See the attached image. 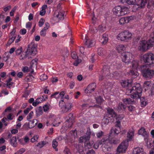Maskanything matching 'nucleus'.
<instances>
[{
  "label": "nucleus",
  "mask_w": 154,
  "mask_h": 154,
  "mask_svg": "<svg viewBox=\"0 0 154 154\" xmlns=\"http://www.w3.org/2000/svg\"><path fill=\"white\" fill-rule=\"evenodd\" d=\"M38 60V59L37 58H35V59L32 60L31 62V65L30 66V67H32L33 66V65H34V62L36 63L35 64V65L36 66L37 64L36 63H37Z\"/></svg>",
  "instance_id": "obj_53"
},
{
  "label": "nucleus",
  "mask_w": 154,
  "mask_h": 154,
  "mask_svg": "<svg viewBox=\"0 0 154 154\" xmlns=\"http://www.w3.org/2000/svg\"><path fill=\"white\" fill-rule=\"evenodd\" d=\"M38 137L37 136H36L35 137L34 136L31 139V141L32 142H34L35 141L37 140L38 139Z\"/></svg>",
  "instance_id": "obj_57"
},
{
  "label": "nucleus",
  "mask_w": 154,
  "mask_h": 154,
  "mask_svg": "<svg viewBox=\"0 0 154 154\" xmlns=\"http://www.w3.org/2000/svg\"><path fill=\"white\" fill-rule=\"evenodd\" d=\"M151 83L149 81H146L143 84V88L146 91L149 88H150L151 86Z\"/></svg>",
  "instance_id": "obj_26"
},
{
  "label": "nucleus",
  "mask_w": 154,
  "mask_h": 154,
  "mask_svg": "<svg viewBox=\"0 0 154 154\" xmlns=\"http://www.w3.org/2000/svg\"><path fill=\"white\" fill-rule=\"evenodd\" d=\"M107 118H104L103 122H104L105 124H107L109 122H114L115 119L114 118H112L111 117L106 116Z\"/></svg>",
  "instance_id": "obj_23"
},
{
  "label": "nucleus",
  "mask_w": 154,
  "mask_h": 154,
  "mask_svg": "<svg viewBox=\"0 0 154 154\" xmlns=\"http://www.w3.org/2000/svg\"><path fill=\"white\" fill-rule=\"evenodd\" d=\"M26 30L25 29H21L20 31V33L22 35L25 34L26 33Z\"/></svg>",
  "instance_id": "obj_64"
},
{
  "label": "nucleus",
  "mask_w": 154,
  "mask_h": 154,
  "mask_svg": "<svg viewBox=\"0 0 154 154\" xmlns=\"http://www.w3.org/2000/svg\"><path fill=\"white\" fill-rule=\"evenodd\" d=\"M82 60L80 59H78L76 60L75 62L73 64L75 66H77L79 63L81 62Z\"/></svg>",
  "instance_id": "obj_59"
},
{
  "label": "nucleus",
  "mask_w": 154,
  "mask_h": 154,
  "mask_svg": "<svg viewBox=\"0 0 154 154\" xmlns=\"http://www.w3.org/2000/svg\"><path fill=\"white\" fill-rule=\"evenodd\" d=\"M108 147L106 145L105 143H103L102 146V150L104 152H105L108 150Z\"/></svg>",
  "instance_id": "obj_45"
},
{
  "label": "nucleus",
  "mask_w": 154,
  "mask_h": 154,
  "mask_svg": "<svg viewBox=\"0 0 154 154\" xmlns=\"http://www.w3.org/2000/svg\"><path fill=\"white\" fill-rule=\"evenodd\" d=\"M30 122V125L31 127H29V129L32 128L34 127L37 123V120L36 119H33L32 121H29Z\"/></svg>",
  "instance_id": "obj_35"
},
{
  "label": "nucleus",
  "mask_w": 154,
  "mask_h": 154,
  "mask_svg": "<svg viewBox=\"0 0 154 154\" xmlns=\"http://www.w3.org/2000/svg\"><path fill=\"white\" fill-rule=\"evenodd\" d=\"M65 94L64 91H62L59 94L60 96H61V100L59 102V105L60 106V107L62 109V111L63 112V113L65 103L63 101V97L64 96Z\"/></svg>",
  "instance_id": "obj_18"
},
{
  "label": "nucleus",
  "mask_w": 154,
  "mask_h": 154,
  "mask_svg": "<svg viewBox=\"0 0 154 154\" xmlns=\"http://www.w3.org/2000/svg\"><path fill=\"white\" fill-rule=\"evenodd\" d=\"M134 135V131L133 129H130L127 134V137L131 139Z\"/></svg>",
  "instance_id": "obj_31"
},
{
  "label": "nucleus",
  "mask_w": 154,
  "mask_h": 154,
  "mask_svg": "<svg viewBox=\"0 0 154 154\" xmlns=\"http://www.w3.org/2000/svg\"><path fill=\"white\" fill-rule=\"evenodd\" d=\"M30 124V123H27L26 122L23 125V127L24 128H25L27 130H28V128H29V127H31Z\"/></svg>",
  "instance_id": "obj_51"
},
{
  "label": "nucleus",
  "mask_w": 154,
  "mask_h": 154,
  "mask_svg": "<svg viewBox=\"0 0 154 154\" xmlns=\"http://www.w3.org/2000/svg\"><path fill=\"white\" fill-rule=\"evenodd\" d=\"M32 107L31 106L27 108L26 109L24 110V113L26 115L29 112V111L32 108Z\"/></svg>",
  "instance_id": "obj_50"
},
{
  "label": "nucleus",
  "mask_w": 154,
  "mask_h": 154,
  "mask_svg": "<svg viewBox=\"0 0 154 154\" xmlns=\"http://www.w3.org/2000/svg\"><path fill=\"white\" fill-rule=\"evenodd\" d=\"M138 134H139L141 135L144 137V139L146 142V144L148 146L149 144V147L151 146L152 144L149 142L148 141V134L145 131V129L143 128H141L138 131Z\"/></svg>",
  "instance_id": "obj_15"
},
{
  "label": "nucleus",
  "mask_w": 154,
  "mask_h": 154,
  "mask_svg": "<svg viewBox=\"0 0 154 154\" xmlns=\"http://www.w3.org/2000/svg\"><path fill=\"white\" fill-rule=\"evenodd\" d=\"M25 149L21 148L15 154H22L25 151Z\"/></svg>",
  "instance_id": "obj_55"
},
{
  "label": "nucleus",
  "mask_w": 154,
  "mask_h": 154,
  "mask_svg": "<svg viewBox=\"0 0 154 154\" xmlns=\"http://www.w3.org/2000/svg\"><path fill=\"white\" fill-rule=\"evenodd\" d=\"M99 146V143H98L97 141L95 143L93 146V147L96 149H97L98 148Z\"/></svg>",
  "instance_id": "obj_60"
},
{
  "label": "nucleus",
  "mask_w": 154,
  "mask_h": 154,
  "mask_svg": "<svg viewBox=\"0 0 154 154\" xmlns=\"http://www.w3.org/2000/svg\"><path fill=\"white\" fill-rule=\"evenodd\" d=\"M64 107V110H63V113L67 112L72 107V104L67 101V102H66Z\"/></svg>",
  "instance_id": "obj_21"
},
{
  "label": "nucleus",
  "mask_w": 154,
  "mask_h": 154,
  "mask_svg": "<svg viewBox=\"0 0 154 154\" xmlns=\"http://www.w3.org/2000/svg\"><path fill=\"white\" fill-rule=\"evenodd\" d=\"M8 138H10V144L13 147H16L17 146V138L16 137L12 136V134L9 133L8 135Z\"/></svg>",
  "instance_id": "obj_16"
},
{
  "label": "nucleus",
  "mask_w": 154,
  "mask_h": 154,
  "mask_svg": "<svg viewBox=\"0 0 154 154\" xmlns=\"http://www.w3.org/2000/svg\"><path fill=\"white\" fill-rule=\"evenodd\" d=\"M132 34L128 31H125L119 33L117 36V38L122 41H127L130 39Z\"/></svg>",
  "instance_id": "obj_7"
},
{
  "label": "nucleus",
  "mask_w": 154,
  "mask_h": 154,
  "mask_svg": "<svg viewBox=\"0 0 154 154\" xmlns=\"http://www.w3.org/2000/svg\"><path fill=\"white\" fill-rule=\"evenodd\" d=\"M139 62L137 60H133L132 62V69L130 70L129 74L131 75L133 78H136L139 75V74L137 70H141V67L142 65L140 66Z\"/></svg>",
  "instance_id": "obj_3"
},
{
  "label": "nucleus",
  "mask_w": 154,
  "mask_h": 154,
  "mask_svg": "<svg viewBox=\"0 0 154 154\" xmlns=\"http://www.w3.org/2000/svg\"><path fill=\"white\" fill-rule=\"evenodd\" d=\"M76 148H77L78 151L79 152H82L83 151V146L81 145H77Z\"/></svg>",
  "instance_id": "obj_44"
},
{
  "label": "nucleus",
  "mask_w": 154,
  "mask_h": 154,
  "mask_svg": "<svg viewBox=\"0 0 154 154\" xmlns=\"http://www.w3.org/2000/svg\"><path fill=\"white\" fill-rule=\"evenodd\" d=\"M16 38V36H12V37L10 38L8 40L7 43V44L8 45H10L13 42Z\"/></svg>",
  "instance_id": "obj_40"
},
{
  "label": "nucleus",
  "mask_w": 154,
  "mask_h": 154,
  "mask_svg": "<svg viewBox=\"0 0 154 154\" xmlns=\"http://www.w3.org/2000/svg\"><path fill=\"white\" fill-rule=\"evenodd\" d=\"M102 38L103 39V41L102 42V44L103 45H105L107 42L109 40L108 35L106 33H104L102 35Z\"/></svg>",
  "instance_id": "obj_29"
},
{
  "label": "nucleus",
  "mask_w": 154,
  "mask_h": 154,
  "mask_svg": "<svg viewBox=\"0 0 154 154\" xmlns=\"http://www.w3.org/2000/svg\"><path fill=\"white\" fill-rule=\"evenodd\" d=\"M46 31L42 29L40 32V35L41 36L44 37L46 35Z\"/></svg>",
  "instance_id": "obj_62"
},
{
  "label": "nucleus",
  "mask_w": 154,
  "mask_h": 154,
  "mask_svg": "<svg viewBox=\"0 0 154 154\" xmlns=\"http://www.w3.org/2000/svg\"><path fill=\"white\" fill-rule=\"evenodd\" d=\"M64 11L63 10L60 11L57 15L56 17L59 20H63L64 19Z\"/></svg>",
  "instance_id": "obj_24"
},
{
  "label": "nucleus",
  "mask_w": 154,
  "mask_h": 154,
  "mask_svg": "<svg viewBox=\"0 0 154 154\" xmlns=\"http://www.w3.org/2000/svg\"><path fill=\"white\" fill-rule=\"evenodd\" d=\"M96 87V84L95 83H92L88 86L85 92L86 93H91L94 90Z\"/></svg>",
  "instance_id": "obj_17"
},
{
  "label": "nucleus",
  "mask_w": 154,
  "mask_h": 154,
  "mask_svg": "<svg viewBox=\"0 0 154 154\" xmlns=\"http://www.w3.org/2000/svg\"><path fill=\"white\" fill-rule=\"evenodd\" d=\"M22 48L21 47H20L15 51L16 54L17 55H20L22 52Z\"/></svg>",
  "instance_id": "obj_43"
},
{
  "label": "nucleus",
  "mask_w": 154,
  "mask_h": 154,
  "mask_svg": "<svg viewBox=\"0 0 154 154\" xmlns=\"http://www.w3.org/2000/svg\"><path fill=\"white\" fill-rule=\"evenodd\" d=\"M108 114L107 116L111 117L112 118L116 119V112L112 108L108 107L106 109Z\"/></svg>",
  "instance_id": "obj_19"
},
{
  "label": "nucleus",
  "mask_w": 154,
  "mask_h": 154,
  "mask_svg": "<svg viewBox=\"0 0 154 154\" xmlns=\"http://www.w3.org/2000/svg\"><path fill=\"white\" fill-rule=\"evenodd\" d=\"M33 115V111H31L29 114L28 116L27 117V119L29 121H30L29 120L31 119L32 116Z\"/></svg>",
  "instance_id": "obj_49"
},
{
  "label": "nucleus",
  "mask_w": 154,
  "mask_h": 154,
  "mask_svg": "<svg viewBox=\"0 0 154 154\" xmlns=\"http://www.w3.org/2000/svg\"><path fill=\"white\" fill-rule=\"evenodd\" d=\"M96 100L97 103L100 104H101L102 103L103 101L102 97L100 96L96 97Z\"/></svg>",
  "instance_id": "obj_36"
},
{
  "label": "nucleus",
  "mask_w": 154,
  "mask_h": 154,
  "mask_svg": "<svg viewBox=\"0 0 154 154\" xmlns=\"http://www.w3.org/2000/svg\"><path fill=\"white\" fill-rule=\"evenodd\" d=\"M58 143L55 139L53 140L52 141V145L53 147L55 149L56 151H58V149L57 148V147L58 146Z\"/></svg>",
  "instance_id": "obj_37"
},
{
  "label": "nucleus",
  "mask_w": 154,
  "mask_h": 154,
  "mask_svg": "<svg viewBox=\"0 0 154 154\" xmlns=\"http://www.w3.org/2000/svg\"><path fill=\"white\" fill-rule=\"evenodd\" d=\"M37 99H38V102H39V103H41L42 101H45L46 100V99H44V97L42 96V97H39Z\"/></svg>",
  "instance_id": "obj_56"
},
{
  "label": "nucleus",
  "mask_w": 154,
  "mask_h": 154,
  "mask_svg": "<svg viewBox=\"0 0 154 154\" xmlns=\"http://www.w3.org/2000/svg\"><path fill=\"white\" fill-rule=\"evenodd\" d=\"M123 101L126 104H130L133 101L130 98H125L123 100Z\"/></svg>",
  "instance_id": "obj_39"
},
{
  "label": "nucleus",
  "mask_w": 154,
  "mask_h": 154,
  "mask_svg": "<svg viewBox=\"0 0 154 154\" xmlns=\"http://www.w3.org/2000/svg\"><path fill=\"white\" fill-rule=\"evenodd\" d=\"M116 15L117 16L124 15L127 13L128 11V8L120 6L116 7Z\"/></svg>",
  "instance_id": "obj_14"
},
{
  "label": "nucleus",
  "mask_w": 154,
  "mask_h": 154,
  "mask_svg": "<svg viewBox=\"0 0 154 154\" xmlns=\"http://www.w3.org/2000/svg\"><path fill=\"white\" fill-rule=\"evenodd\" d=\"M132 82H129L128 81L123 80L121 83L122 86L126 88V94H131V98H137L141 96L142 90L139 83H137L135 85L132 86Z\"/></svg>",
  "instance_id": "obj_1"
},
{
  "label": "nucleus",
  "mask_w": 154,
  "mask_h": 154,
  "mask_svg": "<svg viewBox=\"0 0 154 154\" xmlns=\"http://www.w3.org/2000/svg\"><path fill=\"white\" fill-rule=\"evenodd\" d=\"M125 49V47L123 45H120L118 46L117 48V51L118 52H121L122 51L124 50Z\"/></svg>",
  "instance_id": "obj_38"
},
{
  "label": "nucleus",
  "mask_w": 154,
  "mask_h": 154,
  "mask_svg": "<svg viewBox=\"0 0 154 154\" xmlns=\"http://www.w3.org/2000/svg\"><path fill=\"white\" fill-rule=\"evenodd\" d=\"M150 0H141L140 4L135 5L134 6V8L136 9H139L143 8L145 6L146 4L148 2V8H149V6H151L152 5L154 6V1L152 3V2H149Z\"/></svg>",
  "instance_id": "obj_12"
},
{
  "label": "nucleus",
  "mask_w": 154,
  "mask_h": 154,
  "mask_svg": "<svg viewBox=\"0 0 154 154\" xmlns=\"http://www.w3.org/2000/svg\"><path fill=\"white\" fill-rule=\"evenodd\" d=\"M69 55V51L68 50H66L64 51L63 54V56L65 57V56L67 57Z\"/></svg>",
  "instance_id": "obj_58"
},
{
  "label": "nucleus",
  "mask_w": 154,
  "mask_h": 154,
  "mask_svg": "<svg viewBox=\"0 0 154 154\" xmlns=\"http://www.w3.org/2000/svg\"><path fill=\"white\" fill-rule=\"evenodd\" d=\"M128 146V141L127 140L124 141L118 147L117 149V153H123L125 152Z\"/></svg>",
  "instance_id": "obj_11"
},
{
  "label": "nucleus",
  "mask_w": 154,
  "mask_h": 154,
  "mask_svg": "<svg viewBox=\"0 0 154 154\" xmlns=\"http://www.w3.org/2000/svg\"><path fill=\"white\" fill-rule=\"evenodd\" d=\"M124 117V115L122 114H116V134H118L121 131V125L120 121Z\"/></svg>",
  "instance_id": "obj_10"
},
{
  "label": "nucleus",
  "mask_w": 154,
  "mask_h": 154,
  "mask_svg": "<svg viewBox=\"0 0 154 154\" xmlns=\"http://www.w3.org/2000/svg\"><path fill=\"white\" fill-rule=\"evenodd\" d=\"M126 20V22L127 23L129 22L131 20L133 19V17L132 16L128 17H125Z\"/></svg>",
  "instance_id": "obj_61"
},
{
  "label": "nucleus",
  "mask_w": 154,
  "mask_h": 154,
  "mask_svg": "<svg viewBox=\"0 0 154 154\" xmlns=\"http://www.w3.org/2000/svg\"><path fill=\"white\" fill-rule=\"evenodd\" d=\"M32 23L30 22H27L26 24V28L29 30L32 27Z\"/></svg>",
  "instance_id": "obj_52"
},
{
  "label": "nucleus",
  "mask_w": 154,
  "mask_h": 154,
  "mask_svg": "<svg viewBox=\"0 0 154 154\" xmlns=\"http://www.w3.org/2000/svg\"><path fill=\"white\" fill-rule=\"evenodd\" d=\"M44 22L45 20L43 18H41L38 22V25L39 26L42 27L44 24Z\"/></svg>",
  "instance_id": "obj_48"
},
{
  "label": "nucleus",
  "mask_w": 154,
  "mask_h": 154,
  "mask_svg": "<svg viewBox=\"0 0 154 154\" xmlns=\"http://www.w3.org/2000/svg\"><path fill=\"white\" fill-rule=\"evenodd\" d=\"M120 1L123 3L126 2L130 5H134L135 2V0H120Z\"/></svg>",
  "instance_id": "obj_32"
},
{
  "label": "nucleus",
  "mask_w": 154,
  "mask_h": 154,
  "mask_svg": "<svg viewBox=\"0 0 154 154\" xmlns=\"http://www.w3.org/2000/svg\"><path fill=\"white\" fill-rule=\"evenodd\" d=\"M116 141V129H112L110 131L107 139L102 138L100 141H97L99 145H102L103 143L109 142L111 144H115Z\"/></svg>",
  "instance_id": "obj_4"
},
{
  "label": "nucleus",
  "mask_w": 154,
  "mask_h": 154,
  "mask_svg": "<svg viewBox=\"0 0 154 154\" xmlns=\"http://www.w3.org/2000/svg\"><path fill=\"white\" fill-rule=\"evenodd\" d=\"M87 135H85L84 136H83V137L84 140V141H85V142H88V141L89 140L90 138V136L91 134V133L90 132H88V134L86 133Z\"/></svg>",
  "instance_id": "obj_34"
},
{
  "label": "nucleus",
  "mask_w": 154,
  "mask_h": 154,
  "mask_svg": "<svg viewBox=\"0 0 154 154\" xmlns=\"http://www.w3.org/2000/svg\"><path fill=\"white\" fill-rule=\"evenodd\" d=\"M141 68L142 74L144 78L150 79L154 75V70L150 69L146 65H143Z\"/></svg>",
  "instance_id": "obj_5"
},
{
  "label": "nucleus",
  "mask_w": 154,
  "mask_h": 154,
  "mask_svg": "<svg viewBox=\"0 0 154 154\" xmlns=\"http://www.w3.org/2000/svg\"><path fill=\"white\" fill-rule=\"evenodd\" d=\"M48 76L47 75L45 74H43L41 75L40 76V79L42 81H44L45 80L47 79Z\"/></svg>",
  "instance_id": "obj_46"
},
{
  "label": "nucleus",
  "mask_w": 154,
  "mask_h": 154,
  "mask_svg": "<svg viewBox=\"0 0 154 154\" xmlns=\"http://www.w3.org/2000/svg\"><path fill=\"white\" fill-rule=\"evenodd\" d=\"M119 22L121 24H124L125 23H127L126 22L125 17H122L119 20Z\"/></svg>",
  "instance_id": "obj_42"
},
{
  "label": "nucleus",
  "mask_w": 154,
  "mask_h": 154,
  "mask_svg": "<svg viewBox=\"0 0 154 154\" xmlns=\"http://www.w3.org/2000/svg\"><path fill=\"white\" fill-rule=\"evenodd\" d=\"M102 74L100 75L99 77V81H101L105 79L109 78L110 75V72L108 66H103L101 71Z\"/></svg>",
  "instance_id": "obj_8"
},
{
  "label": "nucleus",
  "mask_w": 154,
  "mask_h": 154,
  "mask_svg": "<svg viewBox=\"0 0 154 154\" xmlns=\"http://www.w3.org/2000/svg\"><path fill=\"white\" fill-rule=\"evenodd\" d=\"M36 116L38 117L40 115L42 114L43 113V111L41 107L40 106L39 107L37 108L36 109Z\"/></svg>",
  "instance_id": "obj_33"
},
{
  "label": "nucleus",
  "mask_w": 154,
  "mask_h": 154,
  "mask_svg": "<svg viewBox=\"0 0 154 154\" xmlns=\"http://www.w3.org/2000/svg\"><path fill=\"white\" fill-rule=\"evenodd\" d=\"M154 55L152 53L149 52L145 54L142 57L141 59L147 66H153L154 64Z\"/></svg>",
  "instance_id": "obj_6"
},
{
  "label": "nucleus",
  "mask_w": 154,
  "mask_h": 154,
  "mask_svg": "<svg viewBox=\"0 0 154 154\" xmlns=\"http://www.w3.org/2000/svg\"><path fill=\"white\" fill-rule=\"evenodd\" d=\"M37 52L36 46L34 43L31 42L28 46V48L25 53H28L29 54L34 56L35 55Z\"/></svg>",
  "instance_id": "obj_9"
},
{
  "label": "nucleus",
  "mask_w": 154,
  "mask_h": 154,
  "mask_svg": "<svg viewBox=\"0 0 154 154\" xmlns=\"http://www.w3.org/2000/svg\"><path fill=\"white\" fill-rule=\"evenodd\" d=\"M94 41L90 39H87L86 42L85 43V45L87 46L88 48H90L93 47L94 45Z\"/></svg>",
  "instance_id": "obj_22"
},
{
  "label": "nucleus",
  "mask_w": 154,
  "mask_h": 154,
  "mask_svg": "<svg viewBox=\"0 0 154 154\" xmlns=\"http://www.w3.org/2000/svg\"><path fill=\"white\" fill-rule=\"evenodd\" d=\"M98 54L99 55H101L104 54L103 49L102 48H99L98 49Z\"/></svg>",
  "instance_id": "obj_41"
},
{
  "label": "nucleus",
  "mask_w": 154,
  "mask_h": 154,
  "mask_svg": "<svg viewBox=\"0 0 154 154\" xmlns=\"http://www.w3.org/2000/svg\"><path fill=\"white\" fill-rule=\"evenodd\" d=\"M132 57V54L131 53L129 52H125L122 53L121 58L123 62L128 64L129 63L130 60L131 59Z\"/></svg>",
  "instance_id": "obj_13"
},
{
  "label": "nucleus",
  "mask_w": 154,
  "mask_h": 154,
  "mask_svg": "<svg viewBox=\"0 0 154 154\" xmlns=\"http://www.w3.org/2000/svg\"><path fill=\"white\" fill-rule=\"evenodd\" d=\"M106 26H105L100 25L98 27V30L100 33L106 31Z\"/></svg>",
  "instance_id": "obj_30"
},
{
  "label": "nucleus",
  "mask_w": 154,
  "mask_h": 154,
  "mask_svg": "<svg viewBox=\"0 0 154 154\" xmlns=\"http://www.w3.org/2000/svg\"><path fill=\"white\" fill-rule=\"evenodd\" d=\"M126 106L122 103H119L118 106L117 110L120 112H122L125 109Z\"/></svg>",
  "instance_id": "obj_25"
},
{
  "label": "nucleus",
  "mask_w": 154,
  "mask_h": 154,
  "mask_svg": "<svg viewBox=\"0 0 154 154\" xmlns=\"http://www.w3.org/2000/svg\"><path fill=\"white\" fill-rule=\"evenodd\" d=\"M133 154H146V153L143 148L138 147L134 149Z\"/></svg>",
  "instance_id": "obj_20"
},
{
  "label": "nucleus",
  "mask_w": 154,
  "mask_h": 154,
  "mask_svg": "<svg viewBox=\"0 0 154 154\" xmlns=\"http://www.w3.org/2000/svg\"><path fill=\"white\" fill-rule=\"evenodd\" d=\"M142 93H141V94ZM141 95L139 97L137 98H133V99H137L138 98H140V103H141V106L142 107L143 106H145L147 104V103L145 101V99L144 97H142L141 98H140V97L141 96Z\"/></svg>",
  "instance_id": "obj_28"
},
{
  "label": "nucleus",
  "mask_w": 154,
  "mask_h": 154,
  "mask_svg": "<svg viewBox=\"0 0 154 154\" xmlns=\"http://www.w3.org/2000/svg\"><path fill=\"white\" fill-rule=\"evenodd\" d=\"M63 151L65 154H71L69 149L67 146H65Z\"/></svg>",
  "instance_id": "obj_47"
},
{
  "label": "nucleus",
  "mask_w": 154,
  "mask_h": 154,
  "mask_svg": "<svg viewBox=\"0 0 154 154\" xmlns=\"http://www.w3.org/2000/svg\"><path fill=\"white\" fill-rule=\"evenodd\" d=\"M94 142L93 141L85 142V149H88L92 147Z\"/></svg>",
  "instance_id": "obj_27"
},
{
  "label": "nucleus",
  "mask_w": 154,
  "mask_h": 154,
  "mask_svg": "<svg viewBox=\"0 0 154 154\" xmlns=\"http://www.w3.org/2000/svg\"><path fill=\"white\" fill-rule=\"evenodd\" d=\"M104 134V132L102 131L98 132L97 134V136L98 138H100L103 136Z\"/></svg>",
  "instance_id": "obj_54"
},
{
  "label": "nucleus",
  "mask_w": 154,
  "mask_h": 154,
  "mask_svg": "<svg viewBox=\"0 0 154 154\" xmlns=\"http://www.w3.org/2000/svg\"><path fill=\"white\" fill-rule=\"evenodd\" d=\"M154 45V31L150 35L148 41L142 40L140 41L138 46V49L142 51H145Z\"/></svg>",
  "instance_id": "obj_2"
},
{
  "label": "nucleus",
  "mask_w": 154,
  "mask_h": 154,
  "mask_svg": "<svg viewBox=\"0 0 154 154\" xmlns=\"http://www.w3.org/2000/svg\"><path fill=\"white\" fill-rule=\"evenodd\" d=\"M44 111L46 112L49 109V107L47 105H45L43 107Z\"/></svg>",
  "instance_id": "obj_63"
}]
</instances>
